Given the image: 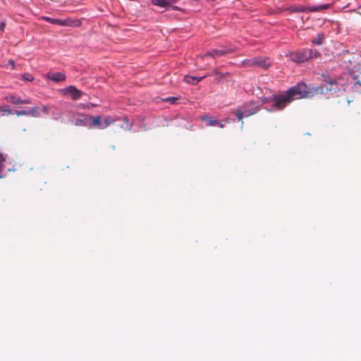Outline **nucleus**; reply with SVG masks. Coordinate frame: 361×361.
Returning <instances> with one entry per match:
<instances>
[{"instance_id":"obj_1","label":"nucleus","mask_w":361,"mask_h":361,"mask_svg":"<svg viewBox=\"0 0 361 361\" xmlns=\"http://www.w3.org/2000/svg\"><path fill=\"white\" fill-rule=\"evenodd\" d=\"M338 90L339 87L337 82L333 80H329L326 84H323L319 87L311 89H309L306 84L301 82L289 88L286 95L278 97L276 106L281 109L295 99L311 97L318 93L327 94L329 92L332 94L336 93Z\"/></svg>"},{"instance_id":"obj_2","label":"nucleus","mask_w":361,"mask_h":361,"mask_svg":"<svg viewBox=\"0 0 361 361\" xmlns=\"http://www.w3.org/2000/svg\"><path fill=\"white\" fill-rule=\"evenodd\" d=\"M321 56L319 51L311 49H302L290 53V59L295 63H304L311 59H317Z\"/></svg>"},{"instance_id":"obj_3","label":"nucleus","mask_w":361,"mask_h":361,"mask_svg":"<svg viewBox=\"0 0 361 361\" xmlns=\"http://www.w3.org/2000/svg\"><path fill=\"white\" fill-rule=\"evenodd\" d=\"M242 64L245 67L259 66L263 68H267L270 65V61L268 58L256 57L244 60Z\"/></svg>"},{"instance_id":"obj_4","label":"nucleus","mask_w":361,"mask_h":361,"mask_svg":"<svg viewBox=\"0 0 361 361\" xmlns=\"http://www.w3.org/2000/svg\"><path fill=\"white\" fill-rule=\"evenodd\" d=\"M243 108L245 112L246 117L252 116L259 111V106H257L256 103L253 102L245 103L243 106Z\"/></svg>"},{"instance_id":"obj_5","label":"nucleus","mask_w":361,"mask_h":361,"mask_svg":"<svg viewBox=\"0 0 361 361\" xmlns=\"http://www.w3.org/2000/svg\"><path fill=\"white\" fill-rule=\"evenodd\" d=\"M65 94H69L72 99L78 100L79 99L83 94V92L80 90H78L74 86H69L63 90Z\"/></svg>"},{"instance_id":"obj_6","label":"nucleus","mask_w":361,"mask_h":361,"mask_svg":"<svg viewBox=\"0 0 361 361\" xmlns=\"http://www.w3.org/2000/svg\"><path fill=\"white\" fill-rule=\"evenodd\" d=\"M229 51L226 49H212L206 53L204 56H202V58L203 59L204 57L207 56L219 57L221 56H224Z\"/></svg>"},{"instance_id":"obj_7","label":"nucleus","mask_w":361,"mask_h":361,"mask_svg":"<svg viewBox=\"0 0 361 361\" xmlns=\"http://www.w3.org/2000/svg\"><path fill=\"white\" fill-rule=\"evenodd\" d=\"M287 92H288V90L286 91L284 93L281 94H279V95H274L273 97H264L263 99H262V103L264 104H267L269 102H274V104H273V107L275 110H282L285 107H283L281 109H279L276 106V98L278 97H281V96H284V95H286L287 94Z\"/></svg>"},{"instance_id":"obj_8","label":"nucleus","mask_w":361,"mask_h":361,"mask_svg":"<svg viewBox=\"0 0 361 361\" xmlns=\"http://www.w3.org/2000/svg\"><path fill=\"white\" fill-rule=\"evenodd\" d=\"M47 77L54 82L63 81L66 79V75L60 72L49 73Z\"/></svg>"},{"instance_id":"obj_9","label":"nucleus","mask_w":361,"mask_h":361,"mask_svg":"<svg viewBox=\"0 0 361 361\" xmlns=\"http://www.w3.org/2000/svg\"><path fill=\"white\" fill-rule=\"evenodd\" d=\"M4 99L7 102L11 103L16 106L22 104L20 97L13 94H10L6 96Z\"/></svg>"},{"instance_id":"obj_10","label":"nucleus","mask_w":361,"mask_h":361,"mask_svg":"<svg viewBox=\"0 0 361 361\" xmlns=\"http://www.w3.org/2000/svg\"><path fill=\"white\" fill-rule=\"evenodd\" d=\"M90 121H92L91 126L97 127L100 129H104L105 126H103V124L101 121V117L99 116H89Z\"/></svg>"},{"instance_id":"obj_11","label":"nucleus","mask_w":361,"mask_h":361,"mask_svg":"<svg viewBox=\"0 0 361 361\" xmlns=\"http://www.w3.org/2000/svg\"><path fill=\"white\" fill-rule=\"evenodd\" d=\"M206 76H202V77H200V78H197V77L186 75V76L184 77V81L186 83H188V84L196 85L200 81H201L203 78H204Z\"/></svg>"},{"instance_id":"obj_12","label":"nucleus","mask_w":361,"mask_h":361,"mask_svg":"<svg viewBox=\"0 0 361 361\" xmlns=\"http://www.w3.org/2000/svg\"><path fill=\"white\" fill-rule=\"evenodd\" d=\"M202 120L207 122V125L209 126H215L219 123V121L213 117L203 116Z\"/></svg>"},{"instance_id":"obj_13","label":"nucleus","mask_w":361,"mask_h":361,"mask_svg":"<svg viewBox=\"0 0 361 361\" xmlns=\"http://www.w3.org/2000/svg\"><path fill=\"white\" fill-rule=\"evenodd\" d=\"M90 118L89 116H85L84 118H78L75 121V126H87L89 125Z\"/></svg>"},{"instance_id":"obj_14","label":"nucleus","mask_w":361,"mask_h":361,"mask_svg":"<svg viewBox=\"0 0 361 361\" xmlns=\"http://www.w3.org/2000/svg\"><path fill=\"white\" fill-rule=\"evenodd\" d=\"M28 116H30L32 117H39L40 116V111L39 109L37 106H32L28 110Z\"/></svg>"},{"instance_id":"obj_15","label":"nucleus","mask_w":361,"mask_h":361,"mask_svg":"<svg viewBox=\"0 0 361 361\" xmlns=\"http://www.w3.org/2000/svg\"><path fill=\"white\" fill-rule=\"evenodd\" d=\"M153 4L165 8L171 6V4L166 0H153Z\"/></svg>"},{"instance_id":"obj_16","label":"nucleus","mask_w":361,"mask_h":361,"mask_svg":"<svg viewBox=\"0 0 361 361\" xmlns=\"http://www.w3.org/2000/svg\"><path fill=\"white\" fill-rule=\"evenodd\" d=\"M324 35L322 33L317 34V37L312 39V43L314 44L321 45L323 44Z\"/></svg>"},{"instance_id":"obj_17","label":"nucleus","mask_w":361,"mask_h":361,"mask_svg":"<svg viewBox=\"0 0 361 361\" xmlns=\"http://www.w3.org/2000/svg\"><path fill=\"white\" fill-rule=\"evenodd\" d=\"M44 19L52 24H58L61 25H65V23L62 20L51 18L49 17H44Z\"/></svg>"},{"instance_id":"obj_18","label":"nucleus","mask_w":361,"mask_h":361,"mask_svg":"<svg viewBox=\"0 0 361 361\" xmlns=\"http://www.w3.org/2000/svg\"><path fill=\"white\" fill-rule=\"evenodd\" d=\"M235 115L238 120H243L244 116H245V112L244 109H237L235 111Z\"/></svg>"},{"instance_id":"obj_19","label":"nucleus","mask_w":361,"mask_h":361,"mask_svg":"<svg viewBox=\"0 0 361 361\" xmlns=\"http://www.w3.org/2000/svg\"><path fill=\"white\" fill-rule=\"evenodd\" d=\"M14 114L18 116H28V110H16Z\"/></svg>"},{"instance_id":"obj_20","label":"nucleus","mask_w":361,"mask_h":361,"mask_svg":"<svg viewBox=\"0 0 361 361\" xmlns=\"http://www.w3.org/2000/svg\"><path fill=\"white\" fill-rule=\"evenodd\" d=\"M22 78L24 80L32 82L34 80V77L30 73H25L22 75Z\"/></svg>"},{"instance_id":"obj_21","label":"nucleus","mask_w":361,"mask_h":361,"mask_svg":"<svg viewBox=\"0 0 361 361\" xmlns=\"http://www.w3.org/2000/svg\"><path fill=\"white\" fill-rule=\"evenodd\" d=\"M336 102L338 104H345V102H347L348 104L350 103V102L348 101V99L345 97H338V98L336 99Z\"/></svg>"},{"instance_id":"obj_22","label":"nucleus","mask_w":361,"mask_h":361,"mask_svg":"<svg viewBox=\"0 0 361 361\" xmlns=\"http://www.w3.org/2000/svg\"><path fill=\"white\" fill-rule=\"evenodd\" d=\"M111 122H112V119L109 116H107L104 120V123H102L103 126H105V128H106L111 123Z\"/></svg>"},{"instance_id":"obj_23","label":"nucleus","mask_w":361,"mask_h":361,"mask_svg":"<svg viewBox=\"0 0 361 361\" xmlns=\"http://www.w3.org/2000/svg\"><path fill=\"white\" fill-rule=\"evenodd\" d=\"M12 114V110L9 108L3 107L2 109V115L3 116H8Z\"/></svg>"},{"instance_id":"obj_24","label":"nucleus","mask_w":361,"mask_h":361,"mask_svg":"<svg viewBox=\"0 0 361 361\" xmlns=\"http://www.w3.org/2000/svg\"><path fill=\"white\" fill-rule=\"evenodd\" d=\"M212 73H213L214 75H216L219 76V78H224V77H225L226 75H228V73H225V74H224V73H220V72H219V71H218V70H216V69L213 70Z\"/></svg>"},{"instance_id":"obj_25","label":"nucleus","mask_w":361,"mask_h":361,"mask_svg":"<svg viewBox=\"0 0 361 361\" xmlns=\"http://www.w3.org/2000/svg\"><path fill=\"white\" fill-rule=\"evenodd\" d=\"M49 106H47V105H42V111L44 113V114H48L49 111Z\"/></svg>"},{"instance_id":"obj_26","label":"nucleus","mask_w":361,"mask_h":361,"mask_svg":"<svg viewBox=\"0 0 361 361\" xmlns=\"http://www.w3.org/2000/svg\"><path fill=\"white\" fill-rule=\"evenodd\" d=\"M178 99V98L176 97H168L166 99H164V101L166 102H171V103H175L176 101Z\"/></svg>"},{"instance_id":"obj_27","label":"nucleus","mask_w":361,"mask_h":361,"mask_svg":"<svg viewBox=\"0 0 361 361\" xmlns=\"http://www.w3.org/2000/svg\"><path fill=\"white\" fill-rule=\"evenodd\" d=\"M8 65L11 66L12 69L15 68V61L13 59L8 61Z\"/></svg>"},{"instance_id":"obj_28","label":"nucleus","mask_w":361,"mask_h":361,"mask_svg":"<svg viewBox=\"0 0 361 361\" xmlns=\"http://www.w3.org/2000/svg\"><path fill=\"white\" fill-rule=\"evenodd\" d=\"M6 26V23L4 21L1 22L0 23V30H4V27Z\"/></svg>"},{"instance_id":"obj_29","label":"nucleus","mask_w":361,"mask_h":361,"mask_svg":"<svg viewBox=\"0 0 361 361\" xmlns=\"http://www.w3.org/2000/svg\"><path fill=\"white\" fill-rule=\"evenodd\" d=\"M21 102H22V104H30V100L29 99H21Z\"/></svg>"},{"instance_id":"obj_30","label":"nucleus","mask_w":361,"mask_h":361,"mask_svg":"<svg viewBox=\"0 0 361 361\" xmlns=\"http://www.w3.org/2000/svg\"><path fill=\"white\" fill-rule=\"evenodd\" d=\"M217 126H219V128H223L224 127V125L219 121V123H217Z\"/></svg>"},{"instance_id":"obj_31","label":"nucleus","mask_w":361,"mask_h":361,"mask_svg":"<svg viewBox=\"0 0 361 361\" xmlns=\"http://www.w3.org/2000/svg\"><path fill=\"white\" fill-rule=\"evenodd\" d=\"M2 109H3V107L0 106V112H2Z\"/></svg>"},{"instance_id":"obj_32","label":"nucleus","mask_w":361,"mask_h":361,"mask_svg":"<svg viewBox=\"0 0 361 361\" xmlns=\"http://www.w3.org/2000/svg\"><path fill=\"white\" fill-rule=\"evenodd\" d=\"M312 11H317V9L314 8V9H312Z\"/></svg>"}]
</instances>
